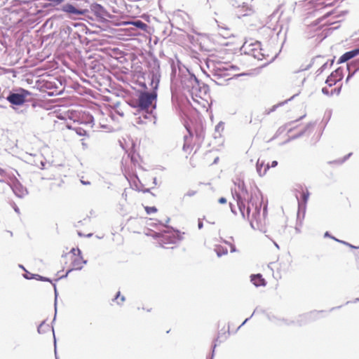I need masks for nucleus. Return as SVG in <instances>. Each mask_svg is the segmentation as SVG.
Listing matches in <instances>:
<instances>
[{
	"instance_id": "1",
	"label": "nucleus",
	"mask_w": 359,
	"mask_h": 359,
	"mask_svg": "<svg viewBox=\"0 0 359 359\" xmlns=\"http://www.w3.org/2000/svg\"><path fill=\"white\" fill-rule=\"evenodd\" d=\"M238 207L243 218H246L253 226L260 223L262 203L256 195L250 193L245 188L241 187L236 193Z\"/></svg>"
},
{
	"instance_id": "2",
	"label": "nucleus",
	"mask_w": 359,
	"mask_h": 359,
	"mask_svg": "<svg viewBox=\"0 0 359 359\" xmlns=\"http://www.w3.org/2000/svg\"><path fill=\"white\" fill-rule=\"evenodd\" d=\"M65 257L69 262L68 272L72 270L81 269L86 264V261L82 257L81 250L79 248H72L71 251L65 255Z\"/></svg>"
},
{
	"instance_id": "3",
	"label": "nucleus",
	"mask_w": 359,
	"mask_h": 359,
	"mask_svg": "<svg viewBox=\"0 0 359 359\" xmlns=\"http://www.w3.org/2000/svg\"><path fill=\"white\" fill-rule=\"evenodd\" d=\"M189 132L190 131L189 130ZM201 141L202 140L200 135L194 137L192 133H189V135L184 137V143L183 145L184 151L190 154L196 146H197V148L200 147Z\"/></svg>"
},
{
	"instance_id": "4",
	"label": "nucleus",
	"mask_w": 359,
	"mask_h": 359,
	"mask_svg": "<svg viewBox=\"0 0 359 359\" xmlns=\"http://www.w3.org/2000/svg\"><path fill=\"white\" fill-rule=\"evenodd\" d=\"M30 95V93L25 89L20 88L17 93H11L7 97V100L12 104L22 105L23 104L27 96Z\"/></svg>"
},
{
	"instance_id": "5",
	"label": "nucleus",
	"mask_w": 359,
	"mask_h": 359,
	"mask_svg": "<svg viewBox=\"0 0 359 359\" xmlns=\"http://www.w3.org/2000/svg\"><path fill=\"white\" fill-rule=\"evenodd\" d=\"M156 98V95L155 93H142L138 99V107L140 109L148 111Z\"/></svg>"
},
{
	"instance_id": "6",
	"label": "nucleus",
	"mask_w": 359,
	"mask_h": 359,
	"mask_svg": "<svg viewBox=\"0 0 359 359\" xmlns=\"http://www.w3.org/2000/svg\"><path fill=\"white\" fill-rule=\"evenodd\" d=\"M215 20L219 29V34L221 35H223L224 37L226 38L232 35L231 25L227 20L220 18L219 19H216Z\"/></svg>"
},
{
	"instance_id": "7",
	"label": "nucleus",
	"mask_w": 359,
	"mask_h": 359,
	"mask_svg": "<svg viewBox=\"0 0 359 359\" xmlns=\"http://www.w3.org/2000/svg\"><path fill=\"white\" fill-rule=\"evenodd\" d=\"M61 10L69 15L70 17L74 15H85L87 12V9H80L74 6L71 4H66L62 6Z\"/></svg>"
},
{
	"instance_id": "8",
	"label": "nucleus",
	"mask_w": 359,
	"mask_h": 359,
	"mask_svg": "<svg viewBox=\"0 0 359 359\" xmlns=\"http://www.w3.org/2000/svg\"><path fill=\"white\" fill-rule=\"evenodd\" d=\"M342 78V70L337 69L334 72H332V74L327 77L325 83L331 87L335 85L337 82L340 81Z\"/></svg>"
},
{
	"instance_id": "9",
	"label": "nucleus",
	"mask_w": 359,
	"mask_h": 359,
	"mask_svg": "<svg viewBox=\"0 0 359 359\" xmlns=\"http://www.w3.org/2000/svg\"><path fill=\"white\" fill-rule=\"evenodd\" d=\"M178 238L176 236L174 232H165L161 236V244L162 246L165 247V245L167 244H175Z\"/></svg>"
},
{
	"instance_id": "10",
	"label": "nucleus",
	"mask_w": 359,
	"mask_h": 359,
	"mask_svg": "<svg viewBox=\"0 0 359 359\" xmlns=\"http://www.w3.org/2000/svg\"><path fill=\"white\" fill-rule=\"evenodd\" d=\"M250 280L256 287L265 286L266 284L265 279L260 273L252 275Z\"/></svg>"
},
{
	"instance_id": "11",
	"label": "nucleus",
	"mask_w": 359,
	"mask_h": 359,
	"mask_svg": "<svg viewBox=\"0 0 359 359\" xmlns=\"http://www.w3.org/2000/svg\"><path fill=\"white\" fill-rule=\"evenodd\" d=\"M358 55H359V48L345 53L340 57L339 62H345L348 60L357 56Z\"/></svg>"
},
{
	"instance_id": "12",
	"label": "nucleus",
	"mask_w": 359,
	"mask_h": 359,
	"mask_svg": "<svg viewBox=\"0 0 359 359\" xmlns=\"http://www.w3.org/2000/svg\"><path fill=\"white\" fill-rule=\"evenodd\" d=\"M252 55L258 60H263V48H261L260 44H255V48L252 49Z\"/></svg>"
},
{
	"instance_id": "13",
	"label": "nucleus",
	"mask_w": 359,
	"mask_h": 359,
	"mask_svg": "<svg viewBox=\"0 0 359 359\" xmlns=\"http://www.w3.org/2000/svg\"><path fill=\"white\" fill-rule=\"evenodd\" d=\"M269 168V164H265L263 161H260L259 160L257 161V170L260 176L264 175Z\"/></svg>"
},
{
	"instance_id": "14",
	"label": "nucleus",
	"mask_w": 359,
	"mask_h": 359,
	"mask_svg": "<svg viewBox=\"0 0 359 359\" xmlns=\"http://www.w3.org/2000/svg\"><path fill=\"white\" fill-rule=\"evenodd\" d=\"M38 332L40 334L48 333L50 334L53 333V330L52 329L49 324L43 322L38 327Z\"/></svg>"
},
{
	"instance_id": "15",
	"label": "nucleus",
	"mask_w": 359,
	"mask_h": 359,
	"mask_svg": "<svg viewBox=\"0 0 359 359\" xmlns=\"http://www.w3.org/2000/svg\"><path fill=\"white\" fill-rule=\"evenodd\" d=\"M337 0H314L315 3L318 6L327 7L334 5Z\"/></svg>"
},
{
	"instance_id": "16",
	"label": "nucleus",
	"mask_w": 359,
	"mask_h": 359,
	"mask_svg": "<svg viewBox=\"0 0 359 359\" xmlns=\"http://www.w3.org/2000/svg\"><path fill=\"white\" fill-rule=\"evenodd\" d=\"M130 23L136 27L140 28L143 30H144L147 27V25L141 20H137V21H134V22H132Z\"/></svg>"
},
{
	"instance_id": "17",
	"label": "nucleus",
	"mask_w": 359,
	"mask_h": 359,
	"mask_svg": "<svg viewBox=\"0 0 359 359\" xmlns=\"http://www.w3.org/2000/svg\"><path fill=\"white\" fill-rule=\"evenodd\" d=\"M144 208L148 215L156 213L158 211V209L154 206H144Z\"/></svg>"
},
{
	"instance_id": "18",
	"label": "nucleus",
	"mask_w": 359,
	"mask_h": 359,
	"mask_svg": "<svg viewBox=\"0 0 359 359\" xmlns=\"http://www.w3.org/2000/svg\"><path fill=\"white\" fill-rule=\"evenodd\" d=\"M114 300L116 302V303L118 304H121L124 302L125 301V297L123 296V295H121V292H118L115 298H114Z\"/></svg>"
},
{
	"instance_id": "19",
	"label": "nucleus",
	"mask_w": 359,
	"mask_h": 359,
	"mask_svg": "<svg viewBox=\"0 0 359 359\" xmlns=\"http://www.w3.org/2000/svg\"><path fill=\"white\" fill-rule=\"evenodd\" d=\"M309 192L307 190L304 191L302 194V200L304 203H306V202L309 199Z\"/></svg>"
},
{
	"instance_id": "20",
	"label": "nucleus",
	"mask_w": 359,
	"mask_h": 359,
	"mask_svg": "<svg viewBox=\"0 0 359 359\" xmlns=\"http://www.w3.org/2000/svg\"><path fill=\"white\" fill-rule=\"evenodd\" d=\"M336 91V89H334V90H331V91H329V90L327 89V87H324L322 89V92L325 94V95H333L334 93H335Z\"/></svg>"
},
{
	"instance_id": "21",
	"label": "nucleus",
	"mask_w": 359,
	"mask_h": 359,
	"mask_svg": "<svg viewBox=\"0 0 359 359\" xmlns=\"http://www.w3.org/2000/svg\"><path fill=\"white\" fill-rule=\"evenodd\" d=\"M263 60H265L266 61H269L271 60L272 57H271L268 53H266L264 50L263 49Z\"/></svg>"
},
{
	"instance_id": "22",
	"label": "nucleus",
	"mask_w": 359,
	"mask_h": 359,
	"mask_svg": "<svg viewBox=\"0 0 359 359\" xmlns=\"http://www.w3.org/2000/svg\"><path fill=\"white\" fill-rule=\"evenodd\" d=\"M48 1L52 2L54 5H59L62 4L65 0H48Z\"/></svg>"
},
{
	"instance_id": "23",
	"label": "nucleus",
	"mask_w": 359,
	"mask_h": 359,
	"mask_svg": "<svg viewBox=\"0 0 359 359\" xmlns=\"http://www.w3.org/2000/svg\"><path fill=\"white\" fill-rule=\"evenodd\" d=\"M226 199L224 198V197H221L219 199V203H221V204H225L226 203Z\"/></svg>"
},
{
	"instance_id": "24",
	"label": "nucleus",
	"mask_w": 359,
	"mask_h": 359,
	"mask_svg": "<svg viewBox=\"0 0 359 359\" xmlns=\"http://www.w3.org/2000/svg\"><path fill=\"white\" fill-rule=\"evenodd\" d=\"M278 165V162L276 161H273L271 163V167H276Z\"/></svg>"
},
{
	"instance_id": "25",
	"label": "nucleus",
	"mask_w": 359,
	"mask_h": 359,
	"mask_svg": "<svg viewBox=\"0 0 359 359\" xmlns=\"http://www.w3.org/2000/svg\"><path fill=\"white\" fill-rule=\"evenodd\" d=\"M230 207H231V212H232L233 213H234V214H236V211H235V210H233V206H232V204H231V203H230Z\"/></svg>"
},
{
	"instance_id": "26",
	"label": "nucleus",
	"mask_w": 359,
	"mask_h": 359,
	"mask_svg": "<svg viewBox=\"0 0 359 359\" xmlns=\"http://www.w3.org/2000/svg\"><path fill=\"white\" fill-rule=\"evenodd\" d=\"M202 227H203V222H201V221H199V222H198V228H199V229H201Z\"/></svg>"
},
{
	"instance_id": "27",
	"label": "nucleus",
	"mask_w": 359,
	"mask_h": 359,
	"mask_svg": "<svg viewBox=\"0 0 359 359\" xmlns=\"http://www.w3.org/2000/svg\"><path fill=\"white\" fill-rule=\"evenodd\" d=\"M332 13H333V12L327 13L326 15H325L323 16V18L328 17L329 15H331V14H332Z\"/></svg>"
},
{
	"instance_id": "28",
	"label": "nucleus",
	"mask_w": 359,
	"mask_h": 359,
	"mask_svg": "<svg viewBox=\"0 0 359 359\" xmlns=\"http://www.w3.org/2000/svg\"><path fill=\"white\" fill-rule=\"evenodd\" d=\"M80 135H83L86 134V131L83 130V132H77Z\"/></svg>"
},
{
	"instance_id": "29",
	"label": "nucleus",
	"mask_w": 359,
	"mask_h": 359,
	"mask_svg": "<svg viewBox=\"0 0 359 359\" xmlns=\"http://www.w3.org/2000/svg\"><path fill=\"white\" fill-rule=\"evenodd\" d=\"M82 144L84 146V147H87L86 142H83V140H82Z\"/></svg>"
},
{
	"instance_id": "30",
	"label": "nucleus",
	"mask_w": 359,
	"mask_h": 359,
	"mask_svg": "<svg viewBox=\"0 0 359 359\" xmlns=\"http://www.w3.org/2000/svg\"><path fill=\"white\" fill-rule=\"evenodd\" d=\"M348 245L351 247V248H355L353 245H351V244H348Z\"/></svg>"
}]
</instances>
